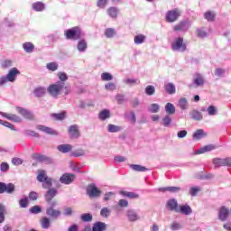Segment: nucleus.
<instances>
[{"instance_id": "nucleus-1", "label": "nucleus", "mask_w": 231, "mask_h": 231, "mask_svg": "<svg viewBox=\"0 0 231 231\" xmlns=\"http://www.w3.org/2000/svg\"><path fill=\"white\" fill-rule=\"evenodd\" d=\"M65 89L64 94L68 95L69 93V87H66L64 82H56L48 87L47 91L51 97H57L62 90Z\"/></svg>"}, {"instance_id": "nucleus-2", "label": "nucleus", "mask_w": 231, "mask_h": 231, "mask_svg": "<svg viewBox=\"0 0 231 231\" xmlns=\"http://www.w3.org/2000/svg\"><path fill=\"white\" fill-rule=\"evenodd\" d=\"M17 75H21V71L17 68L11 69L5 76L0 77V88H3L7 82H15L17 80Z\"/></svg>"}, {"instance_id": "nucleus-3", "label": "nucleus", "mask_w": 231, "mask_h": 231, "mask_svg": "<svg viewBox=\"0 0 231 231\" xmlns=\"http://www.w3.org/2000/svg\"><path fill=\"white\" fill-rule=\"evenodd\" d=\"M36 180L40 181V183H42V189H51V187L53 186L51 178L48 177V175L46 174V171L44 170L38 171Z\"/></svg>"}, {"instance_id": "nucleus-4", "label": "nucleus", "mask_w": 231, "mask_h": 231, "mask_svg": "<svg viewBox=\"0 0 231 231\" xmlns=\"http://www.w3.org/2000/svg\"><path fill=\"white\" fill-rule=\"evenodd\" d=\"M65 37L72 41H79L82 37V32L79 27H73L65 31Z\"/></svg>"}, {"instance_id": "nucleus-5", "label": "nucleus", "mask_w": 231, "mask_h": 231, "mask_svg": "<svg viewBox=\"0 0 231 231\" xmlns=\"http://www.w3.org/2000/svg\"><path fill=\"white\" fill-rule=\"evenodd\" d=\"M171 50L173 51H185L187 50V44L183 42V38H176L171 43Z\"/></svg>"}, {"instance_id": "nucleus-6", "label": "nucleus", "mask_w": 231, "mask_h": 231, "mask_svg": "<svg viewBox=\"0 0 231 231\" xmlns=\"http://www.w3.org/2000/svg\"><path fill=\"white\" fill-rule=\"evenodd\" d=\"M87 195L91 199L100 198V196H102V190L97 188L95 183H92L87 187Z\"/></svg>"}, {"instance_id": "nucleus-7", "label": "nucleus", "mask_w": 231, "mask_h": 231, "mask_svg": "<svg viewBox=\"0 0 231 231\" xmlns=\"http://www.w3.org/2000/svg\"><path fill=\"white\" fill-rule=\"evenodd\" d=\"M181 15V11L178 8L170 10L166 13V21L167 23H176L178 21V18H180Z\"/></svg>"}, {"instance_id": "nucleus-8", "label": "nucleus", "mask_w": 231, "mask_h": 231, "mask_svg": "<svg viewBox=\"0 0 231 231\" xmlns=\"http://www.w3.org/2000/svg\"><path fill=\"white\" fill-rule=\"evenodd\" d=\"M15 110L18 115H21V116H23L26 120H34L35 116L32 113V111L22 107V106H16Z\"/></svg>"}, {"instance_id": "nucleus-9", "label": "nucleus", "mask_w": 231, "mask_h": 231, "mask_svg": "<svg viewBox=\"0 0 231 231\" xmlns=\"http://www.w3.org/2000/svg\"><path fill=\"white\" fill-rule=\"evenodd\" d=\"M231 210L226 206H222L218 209L219 221L225 222L230 217Z\"/></svg>"}, {"instance_id": "nucleus-10", "label": "nucleus", "mask_w": 231, "mask_h": 231, "mask_svg": "<svg viewBox=\"0 0 231 231\" xmlns=\"http://www.w3.org/2000/svg\"><path fill=\"white\" fill-rule=\"evenodd\" d=\"M213 165L217 167H231V159L230 157L221 159V158H215L213 159Z\"/></svg>"}, {"instance_id": "nucleus-11", "label": "nucleus", "mask_w": 231, "mask_h": 231, "mask_svg": "<svg viewBox=\"0 0 231 231\" xmlns=\"http://www.w3.org/2000/svg\"><path fill=\"white\" fill-rule=\"evenodd\" d=\"M14 194L15 192V185L14 183L0 182V194Z\"/></svg>"}, {"instance_id": "nucleus-12", "label": "nucleus", "mask_w": 231, "mask_h": 231, "mask_svg": "<svg viewBox=\"0 0 231 231\" xmlns=\"http://www.w3.org/2000/svg\"><path fill=\"white\" fill-rule=\"evenodd\" d=\"M1 116L3 118H6V120H9L10 122H14V124H21L23 123V117L19 116L15 114H9L5 112H0Z\"/></svg>"}, {"instance_id": "nucleus-13", "label": "nucleus", "mask_w": 231, "mask_h": 231, "mask_svg": "<svg viewBox=\"0 0 231 231\" xmlns=\"http://www.w3.org/2000/svg\"><path fill=\"white\" fill-rule=\"evenodd\" d=\"M126 217H127V220L130 221V223H134L142 219V217L139 216L138 210L136 209H127Z\"/></svg>"}, {"instance_id": "nucleus-14", "label": "nucleus", "mask_w": 231, "mask_h": 231, "mask_svg": "<svg viewBox=\"0 0 231 231\" xmlns=\"http://www.w3.org/2000/svg\"><path fill=\"white\" fill-rule=\"evenodd\" d=\"M189 28H190V22L189 20L180 21L179 23H177L173 30L174 32H188Z\"/></svg>"}, {"instance_id": "nucleus-15", "label": "nucleus", "mask_w": 231, "mask_h": 231, "mask_svg": "<svg viewBox=\"0 0 231 231\" xmlns=\"http://www.w3.org/2000/svg\"><path fill=\"white\" fill-rule=\"evenodd\" d=\"M75 174L73 173H65L60 178V183H63V185H70V183H73L75 181Z\"/></svg>"}, {"instance_id": "nucleus-16", "label": "nucleus", "mask_w": 231, "mask_h": 231, "mask_svg": "<svg viewBox=\"0 0 231 231\" xmlns=\"http://www.w3.org/2000/svg\"><path fill=\"white\" fill-rule=\"evenodd\" d=\"M166 208L171 212H180V208H178V200H176V199H169L166 202Z\"/></svg>"}, {"instance_id": "nucleus-17", "label": "nucleus", "mask_w": 231, "mask_h": 231, "mask_svg": "<svg viewBox=\"0 0 231 231\" xmlns=\"http://www.w3.org/2000/svg\"><path fill=\"white\" fill-rule=\"evenodd\" d=\"M46 214L52 219H58V217H60V214L62 213L59 209H55L52 207H48L46 209Z\"/></svg>"}, {"instance_id": "nucleus-18", "label": "nucleus", "mask_w": 231, "mask_h": 231, "mask_svg": "<svg viewBox=\"0 0 231 231\" xmlns=\"http://www.w3.org/2000/svg\"><path fill=\"white\" fill-rule=\"evenodd\" d=\"M69 134L70 138L77 139L80 136V131H79V125H72L69 127Z\"/></svg>"}, {"instance_id": "nucleus-19", "label": "nucleus", "mask_w": 231, "mask_h": 231, "mask_svg": "<svg viewBox=\"0 0 231 231\" xmlns=\"http://www.w3.org/2000/svg\"><path fill=\"white\" fill-rule=\"evenodd\" d=\"M193 84L197 86V88H201V86H205V78L203 75L197 73L193 76Z\"/></svg>"}, {"instance_id": "nucleus-20", "label": "nucleus", "mask_w": 231, "mask_h": 231, "mask_svg": "<svg viewBox=\"0 0 231 231\" xmlns=\"http://www.w3.org/2000/svg\"><path fill=\"white\" fill-rule=\"evenodd\" d=\"M36 129H38V131H42V133H46V134H51V135H57L59 134V133H57V131L53 130L52 128H50L46 125H37Z\"/></svg>"}, {"instance_id": "nucleus-21", "label": "nucleus", "mask_w": 231, "mask_h": 231, "mask_svg": "<svg viewBox=\"0 0 231 231\" xmlns=\"http://www.w3.org/2000/svg\"><path fill=\"white\" fill-rule=\"evenodd\" d=\"M97 118L102 122H105V120H109V118H111V110L109 109L101 110L97 116Z\"/></svg>"}, {"instance_id": "nucleus-22", "label": "nucleus", "mask_w": 231, "mask_h": 231, "mask_svg": "<svg viewBox=\"0 0 231 231\" xmlns=\"http://www.w3.org/2000/svg\"><path fill=\"white\" fill-rule=\"evenodd\" d=\"M180 190H181V188L175 187V186L163 187V188H159L158 189L159 192L178 193V192H180Z\"/></svg>"}, {"instance_id": "nucleus-23", "label": "nucleus", "mask_w": 231, "mask_h": 231, "mask_svg": "<svg viewBox=\"0 0 231 231\" xmlns=\"http://www.w3.org/2000/svg\"><path fill=\"white\" fill-rule=\"evenodd\" d=\"M58 191L55 189L49 188L47 192L45 193V200L51 201L55 196H57Z\"/></svg>"}, {"instance_id": "nucleus-24", "label": "nucleus", "mask_w": 231, "mask_h": 231, "mask_svg": "<svg viewBox=\"0 0 231 231\" xmlns=\"http://www.w3.org/2000/svg\"><path fill=\"white\" fill-rule=\"evenodd\" d=\"M214 149H216V146L213 144L206 145L199 149L196 154H205V152H210V151H214Z\"/></svg>"}, {"instance_id": "nucleus-25", "label": "nucleus", "mask_w": 231, "mask_h": 231, "mask_svg": "<svg viewBox=\"0 0 231 231\" xmlns=\"http://www.w3.org/2000/svg\"><path fill=\"white\" fill-rule=\"evenodd\" d=\"M40 225L43 230H48L51 226V221L49 217H44L41 219Z\"/></svg>"}, {"instance_id": "nucleus-26", "label": "nucleus", "mask_w": 231, "mask_h": 231, "mask_svg": "<svg viewBox=\"0 0 231 231\" xmlns=\"http://www.w3.org/2000/svg\"><path fill=\"white\" fill-rule=\"evenodd\" d=\"M201 111H203V112L207 111V113L209 116H217V113H218L217 107H216L212 105L209 106L207 109L202 108Z\"/></svg>"}, {"instance_id": "nucleus-27", "label": "nucleus", "mask_w": 231, "mask_h": 231, "mask_svg": "<svg viewBox=\"0 0 231 231\" xmlns=\"http://www.w3.org/2000/svg\"><path fill=\"white\" fill-rule=\"evenodd\" d=\"M129 167L135 172H147V171H149L145 166H142L140 164H130Z\"/></svg>"}, {"instance_id": "nucleus-28", "label": "nucleus", "mask_w": 231, "mask_h": 231, "mask_svg": "<svg viewBox=\"0 0 231 231\" xmlns=\"http://www.w3.org/2000/svg\"><path fill=\"white\" fill-rule=\"evenodd\" d=\"M57 149L58 151H60V152H63V154H66V152H71L73 146L71 144H60Z\"/></svg>"}, {"instance_id": "nucleus-29", "label": "nucleus", "mask_w": 231, "mask_h": 231, "mask_svg": "<svg viewBox=\"0 0 231 231\" xmlns=\"http://www.w3.org/2000/svg\"><path fill=\"white\" fill-rule=\"evenodd\" d=\"M179 212L184 214V216H190L192 214V208L189 205H183L180 207Z\"/></svg>"}, {"instance_id": "nucleus-30", "label": "nucleus", "mask_w": 231, "mask_h": 231, "mask_svg": "<svg viewBox=\"0 0 231 231\" xmlns=\"http://www.w3.org/2000/svg\"><path fill=\"white\" fill-rule=\"evenodd\" d=\"M33 94L38 98H41V97H44V95H46V88H44V87H37L36 88H34Z\"/></svg>"}, {"instance_id": "nucleus-31", "label": "nucleus", "mask_w": 231, "mask_h": 231, "mask_svg": "<svg viewBox=\"0 0 231 231\" xmlns=\"http://www.w3.org/2000/svg\"><path fill=\"white\" fill-rule=\"evenodd\" d=\"M119 12H120V10H118L117 7H109L107 9V15H109V17H111V19H116V17H118Z\"/></svg>"}, {"instance_id": "nucleus-32", "label": "nucleus", "mask_w": 231, "mask_h": 231, "mask_svg": "<svg viewBox=\"0 0 231 231\" xmlns=\"http://www.w3.org/2000/svg\"><path fill=\"white\" fill-rule=\"evenodd\" d=\"M32 10L35 12H43L46 8V5L42 2H35L32 5Z\"/></svg>"}, {"instance_id": "nucleus-33", "label": "nucleus", "mask_w": 231, "mask_h": 231, "mask_svg": "<svg viewBox=\"0 0 231 231\" xmlns=\"http://www.w3.org/2000/svg\"><path fill=\"white\" fill-rule=\"evenodd\" d=\"M178 106L182 111H185V110L189 109V101L185 97H180L179 99Z\"/></svg>"}, {"instance_id": "nucleus-34", "label": "nucleus", "mask_w": 231, "mask_h": 231, "mask_svg": "<svg viewBox=\"0 0 231 231\" xmlns=\"http://www.w3.org/2000/svg\"><path fill=\"white\" fill-rule=\"evenodd\" d=\"M77 48L80 53H84V51L88 50V42H86V40H80L78 42Z\"/></svg>"}, {"instance_id": "nucleus-35", "label": "nucleus", "mask_w": 231, "mask_h": 231, "mask_svg": "<svg viewBox=\"0 0 231 231\" xmlns=\"http://www.w3.org/2000/svg\"><path fill=\"white\" fill-rule=\"evenodd\" d=\"M164 89L168 95H174V93H176V86L172 83H167L164 85Z\"/></svg>"}, {"instance_id": "nucleus-36", "label": "nucleus", "mask_w": 231, "mask_h": 231, "mask_svg": "<svg viewBox=\"0 0 231 231\" xmlns=\"http://www.w3.org/2000/svg\"><path fill=\"white\" fill-rule=\"evenodd\" d=\"M124 84H125L126 86H138V84H140V79H125L123 80Z\"/></svg>"}, {"instance_id": "nucleus-37", "label": "nucleus", "mask_w": 231, "mask_h": 231, "mask_svg": "<svg viewBox=\"0 0 231 231\" xmlns=\"http://www.w3.org/2000/svg\"><path fill=\"white\" fill-rule=\"evenodd\" d=\"M146 39H147V36L143 34H137L134 38V44H137V45L143 44Z\"/></svg>"}, {"instance_id": "nucleus-38", "label": "nucleus", "mask_w": 231, "mask_h": 231, "mask_svg": "<svg viewBox=\"0 0 231 231\" xmlns=\"http://www.w3.org/2000/svg\"><path fill=\"white\" fill-rule=\"evenodd\" d=\"M23 48L26 53H33V50H35V45L32 42H24L23 44Z\"/></svg>"}, {"instance_id": "nucleus-39", "label": "nucleus", "mask_w": 231, "mask_h": 231, "mask_svg": "<svg viewBox=\"0 0 231 231\" xmlns=\"http://www.w3.org/2000/svg\"><path fill=\"white\" fill-rule=\"evenodd\" d=\"M122 129H124V128L120 125H111V124H109L107 125V132L108 133H120V131H122Z\"/></svg>"}, {"instance_id": "nucleus-40", "label": "nucleus", "mask_w": 231, "mask_h": 231, "mask_svg": "<svg viewBox=\"0 0 231 231\" xmlns=\"http://www.w3.org/2000/svg\"><path fill=\"white\" fill-rule=\"evenodd\" d=\"M92 231H106V223L96 222L92 227Z\"/></svg>"}, {"instance_id": "nucleus-41", "label": "nucleus", "mask_w": 231, "mask_h": 231, "mask_svg": "<svg viewBox=\"0 0 231 231\" xmlns=\"http://www.w3.org/2000/svg\"><path fill=\"white\" fill-rule=\"evenodd\" d=\"M207 136V133L203 129H199L193 134V138L195 140H201V138H205Z\"/></svg>"}, {"instance_id": "nucleus-42", "label": "nucleus", "mask_w": 231, "mask_h": 231, "mask_svg": "<svg viewBox=\"0 0 231 231\" xmlns=\"http://www.w3.org/2000/svg\"><path fill=\"white\" fill-rule=\"evenodd\" d=\"M165 112L167 115H174L176 113V106L172 103H167L165 106Z\"/></svg>"}, {"instance_id": "nucleus-43", "label": "nucleus", "mask_w": 231, "mask_h": 231, "mask_svg": "<svg viewBox=\"0 0 231 231\" xmlns=\"http://www.w3.org/2000/svg\"><path fill=\"white\" fill-rule=\"evenodd\" d=\"M190 116L193 118V120H203V115L201 114V112L198 110H193L192 112H190Z\"/></svg>"}, {"instance_id": "nucleus-44", "label": "nucleus", "mask_w": 231, "mask_h": 231, "mask_svg": "<svg viewBox=\"0 0 231 231\" xmlns=\"http://www.w3.org/2000/svg\"><path fill=\"white\" fill-rule=\"evenodd\" d=\"M51 118H54V120H64L66 118V111L58 114H51Z\"/></svg>"}, {"instance_id": "nucleus-45", "label": "nucleus", "mask_w": 231, "mask_h": 231, "mask_svg": "<svg viewBox=\"0 0 231 231\" xmlns=\"http://www.w3.org/2000/svg\"><path fill=\"white\" fill-rule=\"evenodd\" d=\"M122 196L129 198L130 199H137L139 198L138 194L130 191H121Z\"/></svg>"}, {"instance_id": "nucleus-46", "label": "nucleus", "mask_w": 231, "mask_h": 231, "mask_svg": "<svg viewBox=\"0 0 231 231\" xmlns=\"http://www.w3.org/2000/svg\"><path fill=\"white\" fill-rule=\"evenodd\" d=\"M171 124H172V119L171 118V116L167 115L162 118V125L163 127H171Z\"/></svg>"}, {"instance_id": "nucleus-47", "label": "nucleus", "mask_w": 231, "mask_h": 231, "mask_svg": "<svg viewBox=\"0 0 231 231\" xmlns=\"http://www.w3.org/2000/svg\"><path fill=\"white\" fill-rule=\"evenodd\" d=\"M13 64H14V61L12 60H4L1 62V68L3 69H8V68H12Z\"/></svg>"}, {"instance_id": "nucleus-48", "label": "nucleus", "mask_w": 231, "mask_h": 231, "mask_svg": "<svg viewBox=\"0 0 231 231\" xmlns=\"http://www.w3.org/2000/svg\"><path fill=\"white\" fill-rule=\"evenodd\" d=\"M105 35L107 39H113V37L116 35V31H115L113 28H107L105 31Z\"/></svg>"}, {"instance_id": "nucleus-49", "label": "nucleus", "mask_w": 231, "mask_h": 231, "mask_svg": "<svg viewBox=\"0 0 231 231\" xmlns=\"http://www.w3.org/2000/svg\"><path fill=\"white\" fill-rule=\"evenodd\" d=\"M5 214H6V207L3 204H0V224L5 223Z\"/></svg>"}, {"instance_id": "nucleus-50", "label": "nucleus", "mask_w": 231, "mask_h": 231, "mask_svg": "<svg viewBox=\"0 0 231 231\" xmlns=\"http://www.w3.org/2000/svg\"><path fill=\"white\" fill-rule=\"evenodd\" d=\"M204 18L208 22H212L216 19V14L214 12L208 11L204 14Z\"/></svg>"}, {"instance_id": "nucleus-51", "label": "nucleus", "mask_w": 231, "mask_h": 231, "mask_svg": "<svg viewBox=\"0 0 231 231\" xmlns=\"http://www.w3.org/2000/svg\"><path fill=\"white\" fill-rule=\"evenodd\" d=\"M197 35L198 37H200V39H205V37H208V32H207V29L200 28L197 30Z\"/></svg>"}, {"instance_id": "nucleus-52", "label": "nucleus", "mask_w": 231, "mask_h": 231, "mask_svg": "<svg viewBox=\"0 0 231 231\" xmlns=\"http://www.w3.org/2000/svg\"><path fill=\"white\" fill-rule=\"evenodd\" d=\"M80 219L85 223H90V221H93V216L89 213H85L81 215Z\"/></svg>"}, {"instance_id": "nucleus-53", "label": "nucleus", "mask_w": 231, "mask_h": 231, "mask_svg": "<svg viewBox=\"0 0 231 231\" xmlns=\"http://www.w3.org/2000/svg\"><path fill=\"white\" fill-rule=\"evenodd\" d=\"M32 160H35L36 162H44L46 155H42L41 153H33L32 155Z\"/></svg>"}, {"instance_id": "nucleus-54", "label": "nucleus", "mask_w": 231, "mask_h": 231, "mask_svg": "<svg viewBox=\"0 0 231 231\" xmlns=\"http://www.w3.org/2000/svg\"><path fill=\"white\" fill-rule=\"evenodd\" d=\"M145 93H146V95L151 97V96L154 95V93H156V88H154V86L149 85L145 88Z\"/></svg>"}, {"instance_id": "nucleus-55", "label": "nucleus", "mask_w": 231, "mask_h": 231, "mask_svg": "<svg viewBox=\"0 0 231 231\" xmlns=\"http://www.w3.org/2000/svg\"><path fill=\"white\" fill-rule=\"evenodd\" d=\"M86 154V152L83 149L75 150L71 152V156H74V158H80V156H84Z\"/></svg>"}, {"instance_id": "nucleus-56", "label": "nucleus", "mask_w": 231, "mask_h": 231, "mask_svg": "<svg viewBox=\"0 0 231 231\" xmlns=\"http://www.w3.org/2000/svg\"><path fill=\"white\" fill-rule=\"evenodd\" d=\"M150 113H158L160 111V105L153 103L148 107Z\"/></svg>"}, {"instance_id": "nucleus-57", "label": "nucleus", "mask_w": 231, "mask_h": 231, "mask_svg": "<svg viewBox=\"0 0 231 231\" xmlns=\"http://www.w3.org/2000/svg\"><path fill=\"white\" fill-rule=\"evenodd\" d=\"M100 216L102 217H109L111 216V209L107 208H103L100 210Z\"/></svg>"}, {"instance_id": "nucleus-58", "label": "nucleus", "mask_w": 231, "mask_h": 231, "mask_svg": "<svg viewBox=\"0 0 231 231\" xmlns=\"http://www.w3.org/2000/svg\"><path fill=\"white\" fill-rule=\"evenodd\" d=\"M46 68L50 71H57V69H59V64H57L55 62H51V63L47 64Z\"/></svg>"}, {"instance_id": "nucleus-59", "label": "nucleus", "mask_w": 231, "mask_h": 231, "mask_svg": "<svg viewBox=\"0 0 231 231\" xmlns=\"http://www.w3.org/2000/svg\"><path fill=\"white\" fill-rule=\"evenodd\" d=\"M29 212H31V214H41V212H42V208L41 206H33L29 209Z\"/></svg>"}, {"instance_id": "nucleus-60", "label": "nucleus", "mask_w": 231, "mask_h": 231, "mask_svg": "<svg viewBox=\"0 0 231 231\" xmlns=\"http://www.w3.org/2000/svg\"><path fill=\"white\" fill-rule=\"evenodd\" d=\"M171 229L173 230V231H176V230H181V224H180V222H177V221H174L171 224Z\"/></svg>"}, {"instance_id": "nucleus-61", "label": "nucleus", "mask_w": 231, "mask_h": 231, "mask_svg": "<svg viewBox=\"0 0 231 231\" xmlns=\"http://www.w3.org/2000/svg\"><path fill=\"white\" fill-rule=\"evenodd\" d=\"M109 0H97V8L104 9L106 6H107V3Z\"/></svg>"}, {"instance_id": "nucleus-62", "label": "nucleus", "mask_w": 231, "mask_h": 231, "mask_svg": "<svg viewBox=\"0 0 231 231\" xmlns=\"http://www.w3.org/2000/svg\"><path fill=\"white\" fill-rule=\"evenodd\" d=\"M101 79L102 80L109 81L113 79V75H111L109 72H105L101 74Z\"/></svg>"}, {"instance_id": "nucleus-63", "label": "nucleus", "mask_w": 231, "mask_h": 231, "mask_svg": "<svg viewBox=\"0 0 231 231\" xmlns=\"http://www.w3.org/2000/svg\"><path fill=\"white\" fill-rule=\"evenodd\" d=\"M105 89H106V91H115L116 90V85L115 83H107L105 85Z\"/></svg>"}, {"instance_id": "nucleus-64", "label": "nucleus", "mask_w": 231, "mask_h": 231, "mask_svg": "<svg viewBox=\"0 0 231 231\" xmlns=\"http://www.w3.org/2000/svg\"><path fill=\"white\" fill-rule=\"evenodd\" d=\"M21 208H26L28 207V197L23 198L19 201Z\"/></svg>"}]
</instances>
